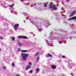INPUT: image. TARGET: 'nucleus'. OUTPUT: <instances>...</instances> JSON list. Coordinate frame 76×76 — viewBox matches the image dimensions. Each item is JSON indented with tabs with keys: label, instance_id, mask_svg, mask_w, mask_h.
<instances>
[{
	"label": "nucleus",
	"instance_id": "nucleus-11",
	"mask_svg": "<svg viewBox=\"0 0 76 76\" xmlns=\"http://www.w3.org/2000/svg\"><path fill=\"white\" fill-rule=\"evenodd\" d=\"M18 44L20 46V47H21L22 45V44L20 42H19L18 43Z\"/></svg>",
	"mask_w": 76,
	"mask_h": 76
},
{
	"label": "nucleus",
	"instance_id": "nucleus-26",
	"mask_svg": "<svg viewBox=\"0 0 76 76\" xmlns=\"http://www.w3.org/2000/svg\"><path fill=\"white\" fill-rule=\"evenodd\" d=\"M62 58H65V57H64V56H62Z\"/></svg>",
	"mask_w": 76,
	"mask_h": 76
},
{
	"label": "nucleus",
	"instance_id": "nucleus-13",
	"mask_svg": "<svg viewBox=\"0 0 76 76\" xmlns=\"http://www.w3.org/2000/svg\"><path fill=\"white\" fill-rule=\"evenodd\" d=\"M22 38L23 39H28V37L26 36H23Z\"/></svg>",
	"mask_w": 76,
	"mask_h": 76
},
{
	"label": "nucleus",
	"instance_id": "nucleus-7",
	"mask_svg": "<svg viewBox=\"0 0 76 76\" xmlns=\"http://www.w3.org/2000/svg\"><path fill=\"white\" fill-rule=\"evenodd\" d=\"M31 69V66L29 65H28L26 66V70H28V69Z\"/></svg>",
	"mask_w": 76,
	"mask_h": 76
},
{
	"label": "nucleus",
	"instance_id": "nucleus-21",
	"mask_svg": "<svg viewBox=\"0 0 76 76\" xmlns=\"http://www.w3.org/2000/svg\"><path fill=\"white\" fill-rule=\"evenodd\" d=\"M0 39H3V37H2V36H0Z\"/></svg>",
	"mask_w": 76,
	"mask_h": 76
},
{
	"label": "nucleus",
	"instance_id": "nucleus-32",
	"mask_svg": "<svg viewBox=\"0 0 76 76\" xmlns=\"http://www.w3.org/2000/svg\"><path fill=\"white\" fill-rule=\"evenodd\" d=\"M48 46H50V45L49 44H48Z\"/></svg>",
	"mask_w": 76,
	"mask_h": 76
},
{
	"label": "nucleus",
	"instance_id": "nucleus-31",
	"mask_svg": "<svg viewBox=\"0 0 76 76\" xmlns=\"http://www.w3.org/2000/svg\"><path fill=\"white\" fill-rule=\"evenodd\" d=\"M71 75H73V73H71Z\"/></svg>",
	"mask_w": 76,
	"mask_h": 76
},
{
	"label": "nucleus",
	"instance_id": "nucleus-19",
	"mask_svg": "<svg viewBox=\"0 0 76 76\" xmlns=\"http://www.w3.org/2000/svg\"><path fill=\"white\" fill-rule=\"evenodd\" d=\"M33 72V70H31L29 71V73H32Z\"/></svg>",
	"mask_w": 76,
	"mask_h": 76
},
{
	"label": "nucleus",
	"instance_id": "nucleus-22",
	"mask_svg": "<svg viewBox=\"0 0 76 76\" xmlns=\"http://www.w3.org/2000/svg\"><path fill=\"white\" fill-rule=\"evenodd\" d=\"M29 64L30 66H31V65H32V63L31 62H29Z\"/></svg>",
	"mask_w": 76,
	"mask_h": 76
},
{
	"label": "nucleus",
	"instance_id": "nucleus-2",
	"mask_svg": "<svg viewBox=\"0 0 76 76\" xmlns=\"http://www.w3.org/2000/svg\"><path fill=\"white\" fill-rule=\"evenodd\" d=\"M21 56H22V58L23 60H26V58L28 57V54L27 53H21Z\"/></svg>",
	"mask_w": 76,
	"mask_h": 76
},
{
	"label": "nucleus",
	"instance_id": "nucleus-23",
	"mask_svg": "<svg viewBox=\"0 0 76 76\" xmlns=\"http://www.w3.org/2000/svg\"><path fill=\"white\" fill-rule=\"evenodd\" d=\"M18 37L19 38H22V37L21 36H18Z\"/></svg>",
	"mask_w": 76,
	"mask_h": 76
},
{
	"label": "nucleus",
	"instance_id": "nucleus-15",
	"mask_svg": "<svg viewBox=\"0 0 76 76\" xmlns=\"http://www.w3.org/2000/svg\"><path fill=\"white\" fill-rule=\"evenodd\" d=\"M44 5L45 7H47V3H45L44 4Z\"/></svg>",
	"mask_w": 76,
	"mask_h": 76
},
{
	"label": "nucleus",
	"instance_id": "nucleus-9",
	"mask_svg": "<svg viewBox=\"0 0 76 76\" xmlns=\"http://www.w3.org/2000/svg\"><path fill=\"white\" fill-rule=\"evenodd\" d=\"M47 55V57H52L53 56L52 55H51V54H49V53H48Z\"/></svg>",
	"mask_w": 76,
	"mask_h": 76
},
{
	"label": "nucleus",
	"instance_id": "nucleus-25",
	"mask_svg": "<svg viewBox=\"0 0 76 76\" xmlns=\"http://www.w3.org/2000/svg\"><path fill=\"white\" fill-rule=\"evenodd\" d=\"M3 69H5H5H6V68L4 66H3Z\"/></svg>",
	"mask_w": 76,
	"mask_h": 76
},
{
	"label": "nucleus",
	"instance_id": "nucleus-30",
	"mask_svg": "<svg viewBox=\"0 0 76 76\" xmlns=\"http://www.w3.org/2000/svg\"><path fill=\"white\" fill-rule=\"evenodd\" d=\"M66 1H69V0H66Z\"/></svg>",
	"mask_w": 76,
	"mask_h": 76
},
{
	"label": "nucleus",
	"instance_id": "nucleus-12",
	"mask_svg": "<svg viewBox=\"0 0 76 76\" xmlns=\"http://www.w3.org/2000/svg\"><path fill=\"white\" fill-rule=\"evenodd\" d=\"M75 19V18H74V17H73L72 18H69L68 20H73Z\"/></svg>",
	"mask_w": 76,
	"mask_h": 76
},
{
	"label": "nucleus",
	"instance_id": "nucleus-35",
	"mask_svg": "<svg viewBox=\"0 0 76 76\" xmlns=\"http://www.w3.org/2000/svg\"><path fill=\"white\" fill-rule=\"evenodd\" d=\"M47 44H48V43H47Z\"/></svg>",
	"mask_w": 76,
	"mask_h": 76
},
{
	"label": "nucleus",
	"instance_id": "nucleus-33",
	"mask_svg": "<svg viewBox=\"0 0 76 76\" xmlns=\"http://www.w3.org/2000/svg\"><path fill=\"white\" fill-rule=\"evenodd\" d=\"M1 50V49L0 48V51Z\"/></svg>",
	"mask_w": 76,
	"mask_h": 76
},
{
	"label": "nucleus",
	"instance_id": "nucleus-27",
	"mask_svg": "<svg viewBox=\"0 0 76 76\" xmlns=\"http://www.w3.org/2000/svg\"><path fill=\"white\" fill-rule=\"evenodd\" d=\"M10 6L11 7H12V8L13 7V6L12 5H10Z\"/></svg>",
	"mask_w": 76,
	"mask_h": 76
},
{
	"label": "nucleus",
	"instance_id": "nucleus-10",
	"mask_svg": "<svg viewBox=\"0 0 76 76\" xmlns=\"http://www.w3.org/2000/svg\"><path fill=\"white\" fill-rule=\"evenodd\" d=\"M50 34V38H53L54 37V36H52V35H53V33H51Z\"/></svg>",
	"mask_w": 76,
	"mask_h": 76
},
{
	"label": "nucleus",
	"instance_id": "nucleus-18",
	"mask_svg": "<svg viewBox=\"0 0 76 76\" xmlns=\"http://www.w3.org/2000/svg\"><path fill=\"white\" fill-rule=\"evenodd\" d=\"M39 54V53H37L34 55V56H37Z\"/></svg>",
	"mask_w": 76,
	"mask_h": 76
},
{
	"label": "nucleus",
	"instance_id": "nucleus-5",
	"mask_svg": "<svg viewBox=\"0 0 76 76\" xmlns=\"http://www.w3.org/2000/svg\"><path fill=\"white\" fill-rule=\"evenodd\" d=\"M37 27L39 29V32H41L42 31V29L41 28V26H39V25L37 26Z\"/></svg>",
	"mask_w": 76,
	"mask_h": 76
},
{
	"label": "nucleus",
	"instance_id": "nucleus-8",
	"mask_svg": "<svg viewBox=\"0 0 76 76\" xmlns=\"http://www.w3.org/2000/svg\"><path fill=\"white\" fill-rule=\"evenodd\" d=\"M75 11H73V12L71 14V15L69 16V17H72V16L75 15Z\"/></svg>",
	"mask_w": 76,
	"mask_h": 76
},
{
	"label": "nucleus",
	"instance_id": "nucleus-34",
	"mask_svg": "<svg viewBox=\"0 0 76 76\" xmlns=\"http://www.w3.org/2000/svg\"><path fill=\"white\" fill-rule=\"evenodd\" d=\"M6 7H5V8H6Z\"/></svg>",
	"mask_w": 76,
	"mask_h": 76
},
{
	"label": "nucleus",
	"instance_id": "nucleus-24",
	"mask_svg": "<svg viewBox=\"0 0 76 76\" xmlns=\"http://www.w3.org/2000/svg\"><path fill=\"white\" fill-rule=\"evenodd\" d=\"M39 57H38L37 58V61H38V60H39Z\"/></svg>",
	"mask_w": 76,
	"mask_h": 76
},
{
	"label": "nucleus",
	"instance_id": "nucleus-28",
	"mask_svg": "<svg viewBox=\"0 0 76 76\" xmlns=\"http://www.w3.org/2000/svg\"><path fill=\"white\" fill-rule=\"evenodd\" d=\"M74 19H76V17H74Z\"/></svg>",
	"mask_w": 76,
	"mask_h": 76
},
{
	"label": "nucleus",
	"instance_id": "nucleus-29",
	"mask_svg": "<svg viewBox=\"0 0 76 76\" xmlns=\"http://www.w3.org/2000/svg\"><path fill=\"white\" fill-rule=\"evenodd\" d=\"M16 76H20V75H17Z\"/></svg>",
	"mask_w": 76,
	"mask_h": 76
},
{
	"label": "nucleus",
	"instance_id": "nucleus-6",
	"mask_svg": "<svg viewBox=\"0 0 76 76\" xmlns=\"http://www.w3.org/2000/svg\"><path fill=\"white\" fill-rule=\"evenodd\" d=\"M51 68L52 69H56V66L55 65H52L51 66Z\"/></svg>",
	"mask_w": 76,
	"mask_h": 76
},
{
	"label": "nucleus",
	"instance_id": "nucleus-3",
	"mask_svg": "<svg viewBox=\"0 0 76 76\" xmlns=\"http://www.w3.org/2000/svg\"><path fill=\"white\" fill-rule=\"evenodd\" d=\"M18 51H21V53H26L27 52V50H21L20 48H18Z\"/></svg>",
	"mask_w": 76,
	"mask_h": 76
},
{
	"label": "nucleus",
	"instance_id": "nucleus-1",
	"mask_svg": "<svg viewBox=\"0 0 76 76\" xmlns=\"http://www.w3.org/2000/svg\"><path fill=\"white\" fill-rule=\"evenodd\" d=\"M48 8H49V9H53V10H56L57 9V6L54 4H50L49 5Z\"/></svg>",
	"mask_w": 76,
	"mask_h": 76
},
{
	"label": "nucleus",
	"instance_id": "nucleus-17",
	"mask_svg": "<svg viewBox=\"0 0 76 76\" xmlns=\"http://www.w3.org/2000/svg\"><path fill=\"white\" fill-rule=\"evenodd\" d=\"M12 41H15V39L14 37H12Z\"/></svg>",
	"mask_w": 76,
	"mask_h": 76
},
{
	"label": "nucleus",
	"instance_id": "nucleus-20",
	"mask_svg": "<svg viewBox=\"0 0 76 76\" xmlns=\"http://www.w3.org/2000/svg\"><path fill=\"white\" fill-rule=\"evenodd\" d=\"M12 66H15V63L14 62H12Z\"/></svg>",
	"mask_w": 76,
	"mask_h": 76
},
{
	"label": "nucleus",
	"instance_id": "nucleus-4",
	"mask_svg": "<svg viewBox=\"0 0 76 76\" xmlns=\"http://www.w3.org/2000/svg\"><path fill=\"white\" fill-rule=\"evenodd\" d=\"M18 26H19V24H16L14 26V29L15 31H17Z\"/></svg>",
	"mask_w": 76,
	"mask_h": 76
},
{
	"label": "nucleus",
	"instance_id": "nucleus-14",
	"mask_svg": "<svg viewBox=\"0 0 76 76\" xmlns=\"http://www.w3.org/2000/svg\"><path fill=\"white\" fill-rule=\"evenodd\" d=\"M36 71L37 72H39V69L37 68L36 69Z\"/></svg>",
	"mask_w": 76,
	"mask_h": 76
},
{
	"label": "nucleus",
	"instance_id": "nucleus-16",
	"mask_svg": "<svg viewBox=\"0 0 76 76\" xmlns=\"http://www.w3.org/2000/svg\"><path fill=\"white\" fill-rule=\"evenodd\" d=\"M13 13L14 14H15L16 15H17V14L18 13H17V12H16L14 11L13 12Z\"/></svg>",
	"mask_w": 76,
	"mask_h": 76
}]
</instances>
